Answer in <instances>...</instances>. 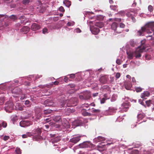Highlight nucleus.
I'll return each instance as SVG.
<instances>
[{
	"instance_id": "f257e3e1",
	"label": "nucleus",
	"mask_w": 154,
	"mask_h": 154,
	"mask_svg": "<svg viewBox=\"0 0 154 154\" xmlns=\"http://www.w3.org/2000/svg\"><path fill=\"white\" fill-rule=\"evenodd\" d=\"M145 32L148 33H151L153 32L154 35V22H149L144 26L142 27L141 29L137 31V34L140 36L143 35Z\"/></svg>"
},
{
	"instance_id": "f03ea898",
	"label": "nucleus",
	"mask_w": 154,
	"mask_h": 154,
	"mask_svg": "<svg viewBox=\"0 0 154 154\" xmlns=\"http://www.w3.org/2000/svg\"><path fill=\"white\" fill-rule=\"evenodd\" d=\"M127 54L128 56V58L130 59H132L133 57L134 56L136 58H138L141 56V53L137 49L134 52H127Z\"/></svg>"
},
{
	"instance_id": "7ed1b4c3",
	"label": "nucleus",
	"mask_w": 154,
	"mask_h": 154,
	"mask_svg": "<svg viewBox=\"0 0 154 154\" xmlns=\"http://www.w3.org/2000/svg\"><path fill=\"white\" fill-rule=\"evenodd\" d=\"M41 133L42 131L40 129L38 128L36 129L33 132V133L34 134V139L37 141L42 139V138L41 135Z\"/></svg>"
},
{
	"instance_id": "20e7f679",
	"label": "nucleus",
	"mask_w": 154,
	"mask_h": 154,
	"mask_svg": "<svg viewBox=\"0 0 154 154\" xmlns=\"http://www.w3.org/2000/svg\"><path fill=\"white\" fill-rule=\"evenodd\" d=\"M5 109L7 112H11L14 109V104L11 101L7 102L5 104Z\"/></svg>"
},
{
	"instance_id": "39448f33",
	"label": "nucleus",
	"mask_w": 154,
	"mask_h": 154,
	"mask_svg": "<svg viewBox=\"0 0 154 154\" xmlns=\"http://www.w3.org/2000/svg\"><path fill=\"white\" fill-rule=\"evenodd\" d=\"M146 43V40L144 39L142 40L141 42V45L139 46L137 48L139 51L142 53L144 51L146 48V47L145 43Z\"/></svg>"
},
{
	"instance_id": "423d86ee",
	"label": "nucleus",
	"mask_w": 154,
	"mask_h": 154,
	"mask_svg": "<svg viewBox=\"0 0 154 154\" xmlns=\"http://www.w3.org/2000/svg\"><path fill=\"white\" fill-rule=\"evenodd\" d=\"M118 24L114 22L111 25V29L115 31L116 32L120 33H121L122 30L119 31L117 30V28L118 27Z\"/></svg>"
},
{
	"instance_id": "0eeeda50",
	"label": "nucleus",
	"mask_w": 154,
	"mask_h": 154,
	"mask_svg": "<svg viewBox=\"0 0 154 154\" xmlns=\"http://www.w3.org/2000/svg\"><path fill=\"white\" fill-rule=\"evenodd\" d=\"M32 124L30 121L27 120L22 121L20 123V126L23 127L28 126Z\"/></svg>"
},
{
	"instance_id": "6e6552de",
	"label": "nucleus",
	"mask_w": 154,
	"mask_h": 154,
	"mask_svg": "<svg viewBox=\"0 0 154 154\" xmlns=\"http://www.w3.org/2000/svg\"><path fill=\"white\" fill-rule=\"evenodd\" d=\"M117 109L112 107H109L108 110H106L105 113L107 115H111L116 112Z\"/></svg>"
},
{
	"instance_id": "1a4fd4ad",
	"label": "nucleus",
	"mask_w": 154,
	"mask_h": 154,
	"mask_svg": "<svg viewBox=\"0 0 154 154\" xmlns=\"http://www.w3.org/2000/svg\"><path fill=\"white\" fill-rule=\"evenodd\" d=\"M81 136H79L76 137H74L70 140L69 141L74 143H76L81 140Z\"/></svg>"
},
{
	"instance_id": "9d476101",
	"label": "nucleus",
	"mask_w": 154,
	"mask_h": 154,
	"mask_svg": "<svg viewBox=\"0 0 154 154\" xmlns=\"http://www.w3.org/2000/svg\"><path fill=\"white\" fill-rule=\"evenodd\" d=\"M108 79V77L105 75L101 76L99 80L101 83L105 84L107 83Z\"/></svg>"
},
{
	"instance_id": "9b49d317",
	"label": "nucleus",
	"mask_w": 154,
	"mask_h": 154,
	"mask_svg": "<svg viewBox=\"0 0 154 154\" xmlns=\"http://www.w3.org/2000/svg\"><path fill=\"white\" fill-rule=\"evenodd\" d=\"M93 34L97 35L99 32V29L96 27H92L90 28Z\"/></svg>"
},
{
	"instance_id": "f8f14e48",
	"label": "nucleus",
	"mask_w": 154,
	"mask_h": 154,
	"mask_svg": "<svg viewBox=\"0 0 154 154\" xmlns=\"http://www.w3.org/2000/svg\"><path fill=\"white\" fill-rule=\"evenodd\" d=\"M41 27L39 25L36 23H33L31 26V29L33 31H36L38 30Z\"/></svg>"
},
{
	"instance_id": "ddd939ff",
	"label": "nucleus",
	"mask_w": 154,
	"mask_h": 154,
	"mask_svg": "<svg viewBox=\"0 0 154 154\" xmlns=\"http://www.w3.org/2000/svg\"><path fill=\"white\" fill-rule=\"evenodd\" d=\"M21 90L18 87H16L14 88L12 91L13 93L16 94H20L21 93Z\"/></svg>"
},
{
	"instance_id": "4468645a",
	"label": "nucleus",
	"mask_w": 154,
	"mask_h": 154,
	"mask_svg": "<svg viewBox=\"0 0 154 154\" xmlns=\"http://www.w3.org/2000/svg\"><path fill=\"white\" fill-rule=\"evenodd\" d=\"M96 148L100 152H103L106 149V145H97Z\"/></svg>"
},
{
	"instance_id": "2eb2a0df",
	"label": "nucleus",
	"mask_w": 154,
	"mask_h": 154,
	"mask_svg": "<svg viewBox=\"0 0 154 154\" xmlns=\"http://www.w3.org/2000/svg\"><path fill=\"white\" fill-rule=\"evenodd\" d=\"M91 145V144L90 142H85L79 144V146L81 148H85L90 147Z\"/></svg>"
},
{
	"instance_id": "dca6fc26",
	"label": "nucleus",
	"mask_w": 154,
	"mask_h": 154,
	"mask_svg": "<svg viewBox=\"0 0 154 154\" xmlns=\"http://www.w3.org/2000/svg\"><path fill=\"white\" fill-rule=\"evenodd\" d=\"M44 104L47 106H53L54 103L51 100H47L44 102Z\"/></svg>"
},
{
	"instance_id": "f3484780",
	"label": "nucleus",
	"mask_w": 154,
	"mask_h": 154,
	"mask_svg": "<svg viewBox=\"0 0 154 154\" xmlns=\"http://www.w3.org/2000/svg\"><path fill=\"white\" fill-rule=\"evenodd\" d=\"M150 95V93L147 91H145L141 94V98L146 99V97H149Z\"/></svg>"
},
{
	"instance_id": "a211bd4d",
	"label": "nucleus",
	"mask_w": 154,
	"mask_h": 154,
	"mask_svg": "<svg viewBox=\"0 0 154 154\" xmlns=\"http://www.w3.org/2000/svg\"><path fill=\"white\" fill-rule=\"evenodd\" d=\"M66 103V100H60L58 101V106L60 107L61 108L65 106Z\"/></svg>"
},
{
	"instance_id": "6ab92c4d",
	"label": "nucleus",
	"mask_w": 154,
	"mask_h": 154,
	"mask_svg": "<svg viewBox=\"0 0 154 154\" xmlns=\"http://www.w3.org/2000/svg\"><path fill=\"white\" fill-rule=\"evenodd\" d=\"M129 108V106L127 103H124L122 105V109L124 111L126 112Z\"/></svg>"
},
{
	"instance_id": "aec40b11",
	"label": "nucleus",
	"mask_w": 154,
	"mask_h": 154,
	"mask_svg": "<svg viewBox=\"0 0 154 154\" xmlns=\"http://www.w3.org/2000/svg\"><path fill=\"white\" fill-rule=\"evenodd\" d=\"M82 115L84 116H91V114L90 113L87 112L85 109H83L81 111Z\"/></svg>"
},
{
	"instance_id": "412c9836",
	"label": "nucleus",
	"mask_w": 154,
	"mask_h": 154,
	"mask_svg": "<svg viewBox=\"0 0 154 154\" xmlns=\"http://www.w3.org/2000/svg\"><path fill=\"white\" fill-rule=\"evenodd\" d=\"M7 18L5 19L6 20V21L5 23V24L4 25V27H8V26L11 23V20L8 19V17H7Z\"/></svg>"
},
{
	"instance_id": "4be33fe9",
	"label": "nucleus",
	"mask_w": 154,
	"mask_h": 154,
	"mask_svg": "<svg viewBox=\"0 0 154 154\" xmlns=\"http://www.w3.org/2000/svg\"><path fill=\"white\" fill-rule=\"evenodd\" d=\"M29 30V28L27 26H24L21 29L20 31L24 33H26Z\"/></svg>"
},
{
	"instance_id": "5701e85b",
	"label": "nucleus",
	"mask_w": 154,
	"mask_h": 154,
	"mask_svg": "<svg viewBox=\"0 0 154 154\" xmlns=\"http://www.w3.org/2000/svg\"><path fill=\"white\" fill-rule=\"evenodd\" d=\"M105 140V138L101 136H98L97 138L95 139V141H96L97 143L100 141H104Z\"/></svg>"
},
{
	"instance_id": "b1692460",
	"label": "nucleus",
	"mask_w": 154,
	"mask_h": 154,
	"mask_svg": "<svg viewBox=\"0 0 154 154\" xmlns=\"http://www.w3.org/2000/svg\"><path fill=\"white\" fill-rule=\"evenodd\" d=\"M83 95L84 96L85 100H88L90 98V95L88 92H84L83 94Z\"/></svg>"
},
{
	"instance_id": "393cba45",
	"label": "nucleus",
	"mask_w": 154,
	"mask_h": 154,
	"mask_svg": "<svg viewBox=\"0 0 154 154\" xmlns=\"http://www.w3.org/2000/svg\"><path fill=\"white\" fill-rule=\"evenodd\" d=\"M95 25L96 27L101 28L103 26L104 24L102 22L99 21L98 22H96L95 23Z\"/></svg>"
},
{
	"instance_id": "a878e982",
	"label": "nucleus",
	"mask_w": 154,
	"mask_h": 154,
	"mask_svg": "<svg viewBox=\"0 0 154 154\" xmlns=\"http://www.w3.org/2000/svg\"><path fill=\"white\" fill-rule=\"evenodd\" d=\"M60 140V138L59 137H56L53 138L51 140L52 142L54 143H57Z\"/></svg>"
},
{
	"instance_id": "bb28decb",
	"label": "nucleus",
	"mask_w": 154,
	"mask_h": 154,
	"mask_svg": "<svg viewBox=\"0 0 154 154\" xmlns=\"http://www.w3.org/2000/svg\"><path fill=\"white\" fill-rule=\"evenodd\" d=\"M73 123L75 124L76 126H79L82 124V122L81 120H77L74 122Z\"/></svg>"
},
{
	"instance_id": "cd10ccee",
	"label": "nucleus",
	"mask_w": 154,
	"mask_h": 154,
	"mask_svg": "<svg viewBox=\"0 0 154 154\" xmlns=\"http://www.w3.org/2000/svg\"><path fill=\"white\" fill-rule=\"evenodd\" d=\"M131 86V85L130 83H126L125 84V88L127 90H130Z\"/></svg>"
},
{
	"instance_id": "c85d7f7f",
	"label": "nucleus",
	"mask_w": 154,
	"mask_h": 154,
	"mask_svg": "<svg viewBox=\"0 0 154 154\" xmlns=\"http://www.w3.org/2000/svg\"><path fill=\"white\" fill-rule=\"evenodd\" d=\"M63 3L68 7H69L71 5V2L68 0L64 1H63Z\"/></svg>"
},
{
	"instance_id": "c756f323",
	"label": "nucleus",
	"mask_w": 154,
	"mask_h": 154,
	"mask_svg": "<svg viewBox=\"0 0 154 154\" xmlns=\"http://www.w3.org/2000/svg\"><path fill=\"white\" fill-rule=\"evenodd\" d=\"M61 117L60 116H54L52 117L53 120L55 122H58L59 121Z\"/></svg>"
},
{
	"instance_id": "7c9ffc66",
	"label": "nucleus",
	"mask_w": 154,
	"mask_h": 154,
	"mask_svg": "<svg viewBox=\"0 0 154 154\" xmlns=\"http://www.w3.org/2000/svg\"><path fill=\"white\" fill-rule=\"evenodd\" d=\"M17 109L18 110L20 111H22L23 110V107L20 105L18 104L16 106Z\"/></svg>"
},
{
	"instance_id": "2f4dec72",
	"label": "nucleus",
	"mask_w": 154,
	"mask_h": 154,
	"mask_svg": "<svg viewBox=\"0 0 154 154\" xmlns=\"http://www.w3.org/2000/svg\"><path fill=\"white\" fill-rule=\"evenodd\" d=\"M7 16L3 15H0V23L2 22L4 20L7 19Z\"/></svg>"
},
{
	"instance_id": "473e14b6",
	"label": "nucleus",
	"mask_w": 154,
	"mask_h": 154,
	"mask_svg": "<svg viewBox=\"0 0 154 154\" xmlns=\"http://www.w3.org/2000/svg\"><path fill=\"white\" fill-rule=\"evenodd\" d=\"M17 19V17L14 15H11L9 17V18H8V19H9L10 20H11L13 21Z\"/></svg>"
},
{
	"instance_id": "72a5a7b5",
	"label": "nucleus",
	"mask_w": 154,
	"mask_h": 154,
	"mask_svg": "<svg viewBox=\"0 0 154 154\" xmlns=\"http://www.w3.org/2000/svg\"><path fill=\"white\" fill-rule=\"evenodd\" d=\"M52 110L49 109H47L46 110H45L44 111V114L45 115H47L51 113Z\"/></svg>"
},
{
	"instance_id": "f704fd0d",
	"label": "nucleus",
	"mask_w": 154,
	"mask_h": 154,
	"mask_svg": "<svg viewBox=\"0 0 154 154\" xmlns=\"http://www.w3.org/2000/svg\"><path fill=\"white\" fill-rule=\"evenodd\" d=\"M145 117V115L143 114H140L137 115L138 119L140 120H142Z\"/></svg>"
},
{
	"instance_id": "c9c22d12",
	"label": "nucleus",
	"mask_w": 154,
	"mask_h": 154,
	"mask_svg": "<svg viewBox=\"0 0 154 154\" xmlns=\"http://www.w3.org/2000/svg\"><path fill=\"white\" fill-rule=\"evenodd\" d=\"M17 119V117L16 115H14L12 116L11 120L13 122L16 121Z\"/></svg>"
},
{
	"instance_id": "e433bc0d",
	"label": "nucleus",
	"mask_w": 154,
	"mask_h": 154,
	"mask_svg": "<svg viewBox=\"0 0 154 154\" xmlns=\"http://www.w3.org/2000/svg\"><path fill=\"white\" fill-rule=\"evenodd\" d=\"M92 110L91 111V112L92 113H99L100 112V110L99 109H95L94 108L92 109Z\"/></svg>"
},
{
	"instance_id": "4c0bfd02",
	"label": "nucleus",
	"mask_w": 154,
	"mask_h": 154,
	"mask_svg": "<svg viewBox=\"0 0 154 154\" xmlns=\"http://www.w3.org/2000/svg\"><path fill=\"white\" fill-rule=\"evenodd\" d=\"M135 89L137 92H140L142 90V88L140 87H136L135 88Z\"/></svg>"
},
{
	"instance_id": "58836bf2",
	"label": "nucleus",
	"mask_w": 154,
	"mask_h": 154,
	"mask_svg": "<svg viewBox=\"0 0 154 154\" xmlns=\"http://www.w3.org/2000/svg\"><path fill=\"white\" fill-rule=\"evenodd\" d=\"M109 20L110 21H111V20H112L118 22H120L121 20V19L120 18H115L113 19H112V18H110Z\"/></svg>"
},
{
	"instance_id": "ea45409f",
	"label": "nucleus",
	"mask_w": 154,
	"mask_h": 154,
	"mask_svg": "<svg viewBox=\"0 0 154 154\" xmlns=\"http://www.w3.org/2000/svg\"><path fill=\"white\" fill-rule=\"evenodd\" d=\"M126 11H120L119 12V14H120L122 16H125V14L126 13Z\"/></svg>"
},
{
	"instance_id": "a19ab883",
	"label": "nucleus",
	"mask_w": 154,
	"mask_h": 154,
	"mask_svg": "<svg viewBox=\"0 0 154 154\" xmlns=\"http://www.w3.org/2000/svg\"><path fill=\"white\" fill-rule=\"evenodd\" d=\"M19 19L20 20H22L23 21H21L22 23H23L24 22L25 20V17L24 16H21L19 18Z\"/></svg>"
},
{
	"instance_id": "79ce46f5",
	"label": "nucleus",
	"mask_w": 154,
	"mask_h": 154,
	"mask_svg": "<svg viewBox=\"0 0 154 154\" xmlns=\"http://www.w3.org/2000/svg\"><path fill=\"white\" fill-rule=\"evenodd\" d=\"M15 152L17 154H21V151L20 148H17L15 150Z\"/></svg>"
},
{
	"instance_id": "37998d69",
	"label": "nucleus",
	"mask_w": 154,
	"mask_h": 154,
	"mask_svg": "<svg viewBox=\"0 0 154 154\" xmlns=\"http://www.w3.org/2000/svg\"><path fill=\"white\" fill-rule=\"evenodd\" d=\"M145 59L147 60H149L150 59V56L148 54H146L145 56Z\"/></svg>"
},
{
	"instance_id": "c03bdc74",
	"label": "nucleus",
	"mask_w": 154,
	"mask_h": 154,
	"mask_svg": "<svg viewBox=\"0 0 154 154\" xmlns=\"http://www.w3.org/2000/svg\"><path fill=\"white\" fill-rule=\"evenodd\" d=\"M2 126H3V128H6L7 126V124L6 122H3L1 123Z\"/></svg>"
},
{
	"instance_id": "a18cd8bd",
	"label": "nucleus",
	"mask_w": 154,
	"mask_h": 154,
	"mask_svg": "<svg viewBox=\"0 0 154 154\" xmlns=\"http://www.w3.org/2000/svg\"><path fill=\"white\" fill-rule=\"evenodd\" d=\"M4 100L3 97L0 98V105H2L4 103Z\"/></svg>"
},
{
	"instance_id": "49530a36",
	"label": "nucleus",
	"mask_w": 154,
	"mask_h": 154,
	"mask_svg": "<svg viewBox=\"0 0 154 154\" xmlns=\"http://www.w3.org/2000/svg\"><path fill=\"white\" fill-rule=\"evenodd\" d=\"M132 154H138L139 151L137 150H133L131 153Z\"/></svg>"
},
{
	"instance_id": "de8ad7c7",
	"label": "nucleus",
	"mask_w": 154,
	"mask_h": 154,
	"mask_svg": "<svg viewBox=\"0 0 154 154\" xmlns=\"http://www.w3.org/2000/svg\"><path fill=\"white\" fill-rule=\"evenodd\" d=\"M42 32L45 34L48 33V29L47 28H44L42 30Z\"/></svg>"
},
{
	"instance_id": "09e8293b",
	"label": "nucleus",
	"mask_w": 154,
	"mask_h": 154,
	"mask_svg": "<svg viewBox=\"0 0 154 154\" xmlns=\"http://www.w3.org/2000/svg\"><path fill=\"white\" fill-rule=\"evenodd\" d=\"M146 103L147 106L149 107L150 106L151 104V101L150 100L146 101Z\"/></svg>"
},
{
	"instance_id": "8fccbe9b",
	"label": "nucleus",
	"mask_w": 154,
	"mask_h": 154,
	"mask_svg": "<svg viewBox=\"0 0 154 154\" xmlns=\"http://www.w3.org/2000/svg\"><path fill=\"white\" fill-rule=\"evenodd\" d=\"M148 9L149 11L152 12L153 11V7L151 5H149L148 7Z\"/></svg>"
},
{
	"instance_id": "3c124183",
	"label": "nucleus",
	"mask_w": 154,
	"mask_h": 154,
	"mask_svg": "<svg viewBox=\"0 0 154 154\" xmlns=\"http://www.w3.org/2000/svg\"><path fill=\"white\" fill-rule=\"evenodd\" d=\"M135 146L136 147L138 148L141 146L142 144L140 142H138V143H136L135 145Z\"/></svg>"
},
{
	"instance_id": "603ef678",
	"label": "nucleus",
	"mask_w": 154,
	"mask_h": 154,
	"mask_svg": "<svg viewBox=\"0 0 154 154\" xmlns=\"http://www.w3.org/2000/svg\"><path fill=\"white\" fill-rule=\"evenodd\" d=\"M107 99H106V98L105 97H103V98L101 100H100V103H101V104H103V103H105L106 100Z\"/></svg>"
},
{
	"instance_id": "864d4df0",
	"label": "nucleus",
	"mask_w": 154,
	"mask_h": 154,
	"mask_svg": "<svg viewBox=\"0 0 154 154\" xmlns=\"http://www.w3.org/2000/svg\"><path fill=\"white\" fill-rule=\"evenodd\" d=\"M110 7L114 11L116 10L117 9V6H113V5L111 6Z\"/></svg>"
},
{
	"instance_id": "5fc2aeb1",
	"label": "nucleus",
	"mask_w": 154,
	"mask_h": 154,
	"mask_svg": "<svg viewBox=\"0 0 154 154\" xmlns=\"http://www.w3.org/2000/svg\"><path fill=\"white\" fill-rule=\"evenodd\" d=\"M29 0H23V3L25 5L27 4L29 2Z\"/></svg>"
},
{
	"instance_id": "6e6d98bb",
	"label": "nucleus",
	"mask_w": 154,
	"mask_h": 154,
	"mask_svg": "<svg viewBox=\"0 0 154 154\" xmlns=\"http://www.w3.org/2000/svg\"><path fill=\"white\" fill-rule=\"evenodd\" d=\"M59 84V82L58 81H55L54 82H52L51 83V85H53V84H54L55 85H57Z\"/></svg>"
},
{
	"instance_id": "4d7b16f0",
	"label": "nucleus",
	"mask_w": 154,
	"mask_h": 154,
	"mask_svg": "<svg viewBox=\"0 0 154 154\" xmlns=\"http://www.w3.org/2000/svg\"><path fill=\"white\" fill-rule=\"evenodd\" d=\"M69 78L71 79H74L75 77V74H72L69 75Z\"/></svg>"
},
{
	"instance_id": "13d9d810",
	"label": "nucleus",
	"mask_w": 154,
	"mask_h": 154,
	"mask_svg": "<svg viewBox=\"0 0 154 154\" xmlns=\"http://www.w3.org/2000/svg\"><path fill=\"white\" fill-rule=\"evenodd\" d=\"M69 80V78L67 76H65L64 77L63 81L66 82H67Z\"/></svg>"
},
{
	"instance_id": "bf43d9fd",
	"label": "nucleus",
	"mask_w": 154,
	"mask_h": 154,
	"mask_svg": "<svg viewBox=\"0 0 154 154\" xmlns=\"http://www.w3.org/2000/svg\"><path fill=\"white\" fill-rule=\"evenodd\" d=\"M9 138L10 137L9 136H5L4 137L3 140L5 141H6L7 140H8Z\"/></svg>"
},
{
	"instance_id": "052dcab7",
	"label": "nucleus",
	"mask_w": 154,
	"mask_h": 154,
	"mask_svg": "<svg viewBox=\"0 0 154 154\" xmlns=\"http://www.w3.org/2000/svg\"><path fill=\"white\" fill-rule=\"evenodd\" d=\"M59 11L63 12H64L65 11L63 7L61 6L60 7L59 9Z\"/></svg>"
},
{
	"instance_id": "680f3d73",
	"label": "nucleus",
	"mask_w": 154,
	"mask_h": 154,
	"mask_svg": "<svg viewBox=\"0 0 154 154\" xmlns=\"http://www.w3.org/2000/svg\"><path fill=\"white\" fill-rule=\"evenodd\" d=\"M120 76V73L119 72H117L116 73V77L117 79L119 78Z\"/></svg>"
},
{
	"instance_id": "e2e57ef3",
	"label": "nucleus",
	"mask_w": 154,
	"mask_h": 154,
	"mask_svg": "<svg viewBox=\"0 0 154 154\" xmlns=\"http://www.w3.org/2000/svg\"><path fill=\"white\" fill-rule=\"evenodd\" d=\"M130 44L132 47H134L135 45V44L133 41H131L130 42Z\"/></svg>"
},
{
	"instance_id": "0e129e2a",
	"label": "nucleus",
	"mask_w": 154,
	"mask_h": 154,
	"mask_svg": "<svg viewBox=\"0 0 154 154\" xmlns=\"http://www.w3.org/2000/svg\"><path fill=\"white\" fill-rule=\"evenodd\" d=\"M125 25L122 23H121L120 24L119 26H120V27L121 28H123L125 27Z\"/></svg>"
},
{
	"instance_id": "69168bd1",
	"label": "nucleus",
	"mask_w": 154,
	"mask_h": 154,
	"mask_svg": "<svg viewBox=\"0 0 154 154\" xmlns=\"http://www.w3.org/2000/svg\"><path fill=\"white\" fill-rule=\"evenodd\" d=\"M116 63L118 65H120L121 64V61L119 59H117L116 60Z\"/></svg>"
},
{
	"instance_id": "338daca9",
	"label": "nucleus",
	"mask_w": 154,
	"mask_h": 154,
	"mask_svg": "<svg viewBox=\"0 0 154 154\" xmlns=\"http://www.w3.org/2000/svg\"><path fill=\"white\" fill-rule=\"evenodd\" d=\"M126 15L128 17H131L132 16H131V14L129 12H126Z\"/></svg>"
},
{
	"instance_id": "774afa93",
	"label": "nucleus",
	"mask_w": 154,
	"mask_h": 154,
	"mask_svg": "<svg viewBox=\"0 0 154 154\" xmlns=\"http://www.w3.org/2000/svg\"><path fill=\"white\" fill-rule=\"evenodd\" d=\"M68 86H69L71 88H74L75 86V85L74 84H69L68 85Z\"/></svg>"
}]
</instances>
